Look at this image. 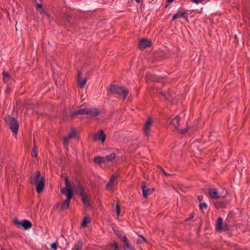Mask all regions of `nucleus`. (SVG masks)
<instances>
[{"mask_svg":"<svg viewBox=\"0 0 250 250\" xmlns=\"http://www.w3.org/2000/svg\"><path fill=\"white\" fill-rule=\"evenodd\" d=\"M29 183L36 186V190L38 193H41L45 186V177L41 176L40 171H36L34 176H31L29 178Z\"/></svg>","mask_w":250,"mask_h":250,"instance_id":"nucleus-1","label":"nucleus"},{"mask_svg":"<svg viewBox=\"0 0 250 250\" xmlns=\"http://www.w3.org/2000/svg\"><path fill=\"white\" fill-rule=\"evenodd\" d=\"M111 94H117L125 100L129 94V90L127 89H124L123 87L117 84H110L108 89Z\"/></svg>","mask_w":250,"mask_h":250,"instance_id":"nucleus-2","label":"nucleus"},{"mask_svg":"<svg viewBox=\"0 0 250 250\" xmlns=\"http://www.w3.org/2000/svg\"><path fill=\"white\" fill-rule=\"evenodd\" d=\"M4 121L6 125L9 126L15 134H17L19 128V124L17 120L10 115H7L4 118Z\"/></svg>","mask_w":250,"mask_h":250,"instance_id":"nucleus-3","label":"nucleus"},{"mask_svg":"<svg viewBox=\"0 0 250 250\" xmlns=\"http://www.w3.org/2000/svg\"><path fill=\"white\" fill-rule=\"evenodd\" d=\"M141 188L143 192L142 195L144 198H147L148 195L151 194L154 190V188H147L145 181H142L141 183Z\"/></svg>","mask_w":250,"mask_h":250,"instance_id":"nucleus-4","label":"nucleus"},{"mask_svg":"<svg viewBox=\"0 0 250 250\" xmlns=\"http://www.w3.org/2000/svg\"><path fill=\"white\" fill-rule=\"evenodd\" d=\"M64 182L66 186V187L63 188L61 189V192L63 194H67L68 195L70 194L71 195H73L72 191V187L71 184L69 182L68 180V178H66L64 179Z\"/></svg>","mask_w":250,"mask_h":250,"instance_id":"nucleus-5","label":"nucleus"},{"mask_svg":"<svg viewBox=\"0 0 250 250\" xmlns=\"http://www.w3.org/2000/svg\"><path fill=\"white\" fill-rule=\"evenodd\" d=\"M14 222V224L18 225L19 226L22 227L25 230L29 229L32 226L31 222L27 220H24L21 221L16 220Z\"/></svg>","mask_w":250,"mask_h":250,"instance_id":"nucleus-6","label":"nucleus"},{"mask_svg":"<svg viewBox=\"0 0 250 250\" xmlns=\"http://www.w3.org/2000/svg\"><path fill=\"white\" fill-rule=\"evenodd\" d=\"M145 79L146 83H149L151 82H159L162 78L158 77L156 75H152L149 73H146L145 76Z\"/></svg>","mask_w":250,"mask_h":250,"instance_id":"nucleus-7","label":"nucleus"},{"mask_svg":"<svg viewBox=\"0 0 250 250\" xmlns=\"http://www.w3.org/2000/svg\"><path fill=\"white\" fill-rule=\"evenodd\" d=\"M151 45V42L146 39H141L138 43V46L140 49H144Z\"/></svg>","mask_w":250,"mask_h":250,"instance_id":"nucleus-8","label":"nucleus"},{"mask_svg":"<svg viewBox=\"0 0 250 250\" xmlns=\"http://www.w3.org/2000/svg\"><path fill=\"white\" fill-rule=\"evenodd\" d=\"M180 119L179 116H176L173 119H169L167 120V123L172 125L174 127V130H178L179 126Z\"/></svg>","mask_w":250,"mask_h":250,"instance_id":"nucleus-9","label":"nucleus"},{"mask_svg":"<svg viewBox=\"0 0 250 250\" xmlns=\"http://www.w3.org/2000/svg\"><path fill=\"white\" fill-rule=\"evenodd\" d=\"M105 139L106 135L104 133L103 130H100L97 133H95L93 137V140L94 141L101 140L102 143L105 141Z\"/></svg>","mask_w":250,"mask_h":250,"instance_id":"nucleus-10","label":"nucleus"},{"mask_svg":"<svg viewBox=\"0 0 250 250\" xmlns=\"http://www.w3.org/2000/svg\"><path fill=\"white\" fill-rule=\"evenodd\" d=\"M67 198L62 203L61 206V209L62 210L66 209L69 208L70 201L72 198L73 195H71L70 194L68 195L65 194Z\"/></svg>","mask_w":250,"mask_h":250,"instance_id":"nucleus-11","label":"nucleus"},{"mask_svg":"<svg viewBox=\"0 0 250 250\" xmlns=\"http://www.w3.org/2000/svg\"><path fill=\"white\" fill-rule=\"evenodd\" d=\"M208 194L211 199H218L220 198V196L216 188L209 189Z\"/></svg>","mask_w":250,"mask_h":250,"instance_id":"nucleus-12","label":"nucleus"},{"mask_svg":"<svg viewBox=\"0 0 250 250\" xmlns=\"http://www.w3.org/2000/svg\"><path fill=\"white\" fill-rule=\"evenodd\" d=\"M99 111L96 108L90 107L86 108V115H89L92 117H96L99 115Z\"/></svg>","mask_w":250,"mask_h":250,"instance_id":"nucleus-13","label":"nucleus"},{"mask_svg":"<svg viewBox=\"0 0 250 250\" xmlns=\"http://www.w3.org/2000/svg\"><path fill=\"white\" fill-rule=\"evenodd\" d=\"M119 175L117 173H114L110 177L109 182L106 185V188L108 189L112 188L114 184L115 180L118 178Z\"/></svg>","mask_w":250,"mask_h":250,"instance_id":"nucleus-14","label":"nucleus"},{"mask_svg":"<svg viewBox=\"0 0 250 250\" xmlns=\"http://www.w3.org/2000/svg\"><path fill=\"white\" fill-rule=\"evenodd\" d=\"M188 14L187 12H178L177 13L174 14L172 18V21H174L178 18H183L186 19L187 21H188Z\"/></svg>","mask_w":250,"mask_h":250,"instance_id":"nucleus-15","label":"nucleus"},{"mask_svg":"<svg viewBox=\"0 0 250 250\" xmlns=\"http://www.w3.org/2000/svg\"><path fill=\"white\" fill-rule=\"evenodd\" d=\"M123 243L124 250H135L131 245L129 244V241L126 236L123 238Z\"/></svg>","mask_w":250,"mask_h":250,"instance_id":"nucleus-16","label":"nucleus"},{"mask_svg":"<svg viewBox=\"0 0 250 250\" xmlns=\"http://www.w3.org/2000/svg\"><path fill=\"white\" fill-rule=\"evenodd\" d=\"M81 73L80 71H78L77 76L78 83L80 87H83L86 83V79H82L81 78Z\"/></svg>","mask_w":250,"mask_h":250,"instance_id":"nucleus-17","label":"nucleus"},{"mask_svg":"<svg viewBox=\"0 0 250 250\" xmlns=\"http://www.w3.org/2000/svg\"><path fill=\"white\" fill-rule=\"evenodd\" d=\"M153 121L152 119L148 118L144 126V133L146 136H148L149 134V127L151 125Z\"/></svg>","mask_w":250,"mask_h":250,"instance_id":"nucleus-18","label":"nucleus"},{"mask_svg":"<svg viewBox=\"0 0 250 250\" xmlns=\"http://www.w3.org/2000/svg\"><path fill=\"white\" fill-rule=\"evenodd\" d=\"M75 190L76 193L80 196H83V195L85 194L83 186L79 183L75 187Z\"/></svg>","mask_w":250,"mask_h":250,"instance_id":"nucleus-19","label":"nucleus"},{"mask_svg":"<svg viewBox=\"0 0 250 250\" xmlns=\"http://www.w3.org/2000/svg\"><path fill=\"white\" fill-rule=\"evenodd\" d=\"M223 219L222 217L218 218L215 225V229L217 232H221L223 226Z\"/></svg>","mask_w":250,"mask_h":250,"instance_id":"nucleus-20","label":"nucleus"},{"mask_svg":"<svg viewBox=\"0 0 250 250\" xmlns=\"http://www.w3.org/2000/svg\"><path fill=\"white\" fill-rule=\"evenodd\" d=\"M78 115H86V108H81L75 111L71 114V117H74Z\"/></svg>","mask_w":250,"mask_h":250,"instance_id":"nucleus-21","label":"nucleus"},{"mask_svg":"<svg viewBox=\"0 0 250 250\" xmlns=\"http://www.w3.org/2000/svg\"><path fill=\"white\" fill-rule=\"evenodd\" d=\"M94 162L95 164L101 165L102 164H106L104 157L97 156L94 158Z\"/></svg>","mask_w":250,"mask_h":250,"instance_id":"nucleus-22","label":"nucleus"},{"mask_svg":"<svg viewBox=\"0 0 250 250\" xmlns=\"http://www.w3.org/2000/svg\"><path fill=\"white\" fill-rule=\"evenodd\" d=\"M116 154L115 153H112L108 155H106L104 157L105 163L112 162L115 158Z\"/></svg>","mask_w":250,"mask_h":250,"instance_id":"nucleus-23","label":"nucleus"},{"mask_svg":"<svg viewBox=\"0 0 250 250\" xmlns=\"http://www.w3.org/2000/svg\"><path fill=\"white\" fill-rule=\"evenodd\" d=\"M12 80L11 77L10 75L5 72V71H3V81L5 83H8L9 82V80Z\"/></svg>","mask_w":250,"mask_h":250,"instance_id":"nucleus-24","label":"nucleus"},{"mask_svg":"<svg viewBox=\"0 0 250 250\" xmlns=\"http://www.w3.org/2000/svg\"><path fill=\"white\" fill-rule=\"evenodd\" d=\"M82 198V201L83 203L86 206H88L90 205V202L89 200L87 198V197L86 194H83V196H80Z\"/></svg>","mask_w":250,"mask_h":250,"instance_id":"nucleus-25","label":"nucleus"},{"mask_svg":"<svg viewBox=\"0 0 250 250\" xmlns=\"http://www.w3.org/2000/svg\"><path fill=\"white\" fill-rule=\"evenodd\" d=\"M159 95L160 96L163 97L165 100H170V97H171V95L170 93H165L163 92H160L159 93Z\"/></svg>","mask_w":250,"mask_h":250,"instance_id":"nucleus-26","label":"nucleus"},{"mask_svg":"<svg viewBox=\"0 0 250 250\" xmlns=\"http://www.w3.org/2000/svg\"><path fill=\"white\" fill-rule=\"evenodd\" d=\"M82 246H83V241H82V240H80L79 241L78 243L74 245V248H73V250H80L82 249Z\"/></svg>","mask_w":250,"mask_h":250,"instance_id":"nucleus-27","label":"nucleus"},{"mask_svg":"<svg viewBox=\"0 0 250 250\" xmlns=\"http://www.w3.org/2000/svg\"><path fill=\"white\" fill-rule=\"evenodd\" d=\"M76 130L74 128H72L71 129L70 133L66 136L68 137V138H69L70 139H72V138H74L76 135Z\"/></svg>","mask_w":250,"mask_h":250,"instance_id":"nucleus-28","label":"nucleus"},{"mask_svg":"<svg viewBox=\"0 0 250 250\" xmlns=\"http://www.w3.org/2000/svg\"><path fill=\"white\" fill-rule=\"evenodd\" d=\"M90 223V219L88 217H84L81 226L83 227H85L88 224Z\"/></svg>","mask_w":250,"mask_h":250,"instance_id":"nucleus-29","label":"nucleus"},{"mask_svg":"<svg viewBox=\"0 0 250 250\" xmlns=\"http://www.w3.org/2000/svg\"><path fill=\"white\" fill-rule=\"evenodd\" d=\"M114 232H115V234L118 236V237L120 239V241H121L123 242V238L124 237H125V236H122V234L121 233V232L118 230H114Z\"/></svg>","mask_w":250,"mask_h":250,"instance_id":"nucleus-30","label":"nucleus"},{"mask_svg":"<svg viewBox=\"0 0 250 250\" xmlns=\"http://www.w3.org/2000/svg\"><path fill=\"white\" fill-rule=\"evenodd\" d=\"M110 247L111 248H114L115 250H119V246L118 245V244L115 241H113V242L112 244H111Z\"/></svg>","mask_w":250,"mask_h":250,"instance_id":"nucleus-31","label":"nucleus"},{"mask_svg":"<svg viewBox=\"0 0 250 250\" xmlns=\"http://www.w3.org/2000/svg\"><path fill=\"white\" fill-rule=\"evenodd\" d=\"M31 155L33 157H35V158H36L38 156L37 153L36 151V146H35V145H34V146L33 147L32 150Z\"/></svg>","mask_w":250,"mask_h":250,"instance_id":"nucleus-32","label":"nucleus"},{"mask_svg":"<svg viewBox=\"0 0 250 250\" xmlns=\"http://www.w3.org/2000/svg\"><path fill=\"white\" fill-rule=\"evenodd\" d=\"M63 145L64 146H67L70 139L68 138V137L66 136H64L63 137Z\"/></svg>","mask_w":250,"mask_h":250,"instance_id":"nucleus-33","label":"nucleus"},{"mask_svg":"<svg viewBox=\"0 0 250 250\" xmlns=\"http://www.w3.org/2000/svg\"><path fill=\"white\" fill-rule=\"evenodd\" d=\"M199 208L200 209L207 208V205L205 203H200L199 204Z\"/></svg>","mask_w":250,"mask_h":250,"instance_id":"nucleus-34","label":"nucleus"},{"mask_svg":"<svg viewBox=\"0 0 250 250\" xmlns=\"http://www.w3.org/2000/svg\"><path fill=\"white\" fill-rule=\"evenodd\" d=\"M158 167L159 168V169L161 170V171L162 172H163L165 176H170V174H168L167 173L162 167L159 166Z\"/></svg>","mask_w":250,"mask_h":250,"instance_id":"nucleus-35","label":"nucleus"},{"mask_svg":"<svg viewBox=\"0 0 250 250\" xmlns=\"http://www.w3.org/2000/svg\"><path fill=\"white\" fill-rule=\"evenodd\" d=\"M229 230V227L227 224L225 223L222 226V229H221L222 231H228Z\"/></svg>","mask_w":250,"mask_h":250,"instance_id":"nucleus-36","label":"nucleus"},{"mask_svg":"<svg viewBox=\"0 0 250 250\" xmlns=\"http://www.w3.org/2000/svg\"><path fill=\"white\" fill-rule=\"evenodd\" d=\"M116 212L117 213V215L119 216L120 213V207L118 204H117L116 206Z\"/></svg>","mask_w":250,"mask_h":250,"instance_id":"nucleus-37","label":"nucleus"},{"mask_svg":"<svg viewBox=\"0 0 250 250\" xmlns=\"http://www.w3.org/2000/svg\"><path fill=\"white\" fill-rule=\"evenodd\" d=\"M57 246H58V244L57 243H53L51 244V248L53 250H56L57 249Z\"/></svg>","mask_w":250,"mask_h":250,"instance_id":"nucleus-38","label":"nucleus"},{"mask_svg":"<svg viewBox=\"0 0 250 250\" xmlns=\"http://www.w3.org/2000/svg\"><path fill=\"white\" fill-rule=\"evenodd\" d=\"M188 128L187 127L186 128H184V129H180V130H179V132L181 134H185L188 131Z\"/></svg>","mask_w":250,"mask_h":250,"instance_id":"nucleus-39","label":"nucleus"},{"mask_svg":"<svg viewBox=\"0 0 250 250\" xmlns=\"http://www.w3.org/2000/svg\"><path fill=\"white\" fill-rule=\"evenodd\" d=\"M214 204L215 205V208H218L221 207H222V208L224 207V204H223V203L221 204H218L217 203H214Z\"/></svg>","mask_w":250,"mask_h":250,"instance_id":"nucleus-40","label":"nucleus"},{"mask_svg":"<svg viewBox=\"0 0 250 250\" xmlns=\"http://www.w3.org/2000/svg\"><path fill=\"white\" fill-rule=\"evenodd\" d=\"M68 178L67 175L66 173H63L61 175V178L63 179L64 180L65 178Z\"/></svg>","mask_w":250,"mask_h":250,"instance_id":"nucleus-41","label":"nucleus"},{"mask_svg":"<svg viewBox=\"0 0 250 250\" xmlns=\"http://www.w3.org/2000/svg\"><path fill=\"white\" fill-rule=\"evenodd\" d=\"M36 7L37 8H41V9H42L43 8V5L42 3H36Z\"/></svg>","mask_w":250,"mask_h":250,"instance_id":"nucleus-42","label":"nucleus"},{"mask_svg":"<svg viewBox=\"0 0 250 250\" xmlns=\"http://www.w3.org/2000/svg\"><path fill=\"white\" fill-rule=\"evenodd\" d=\"M193 218V214H190L189 217H188L187 219H186L185 221H189V220L192 219Z\"/></svg>","mask_w":250,"mask_h":250,"instance_id":"nucleus-43","label":"nucleus"},{"mask_svg":"<svg viewBox=\"0 0 250 250\" xmlns=\"http://www.w3.org/2000/svg\"><path fill=\"white\" fill-rule=\"evenodd\" d=\"M197 198H198V200H199V201L201 203V201L203 200V196L202 195H199L197 197Z\"/></svg>","mask_w":250,"mask_h":250,"instance_id":"nucleus-44","label":"nucleus"},{"mask_svg":"<svg viewBox=\"0 0 250 250\" xmlns=\"http://www.w3.org/2000/svg\"><path fill=\"white\" fill-rule=\"evenodd\" d=\"M71 19V16H70V15H67L66 16V19L68 21H69Z\"/></svg>","mask_w":250,"mask_h":250,"instance_id":"nucleus-45","label":"nucleus"},{"mask_svg":"<svg viewBox=\"0 0 250 250\" xmlns=\"http://www.w3.org/2000/svg\"><path fill=\"white\" fill-rule=\"evenodd\" d=\"M140 236L142 238V239H143V240L144 242H146V239L145 238V237H144L143 235H140Z\"/></svg>","mask_w":250,"mask_h":250,"instance_id":"nucleus-46","label":"nucleus"},{"mask_svg":"<svg viewBox=\"0 0 250 250\" xmlns=\"http://www.w3.org/2000/svg\"><path fill=\"white\" fill-rule=\"evenodd\" d=\"M191 1L195 3H197V4L198 3V0H191Z\"/></svg>","mask_w":250,"mask_h":250,"instance_id":"nucleus-47","label":"nucleus"},{"mask_svg":"<svg viewBox=\"0 0 250 250\" xmlns=\"http://www.w3.org/2000/svg\"><path fill=\"white\" fill-rule=\"evenodd\" d=\"M174 0H167V1L168 3H171Z\"/></svg>","mask_w":250,"mask_h":250,"instance_id":"nucleus-48","label":"nucleus"},{"mask_svg":"<svg viewBox=\"0 0 250 250\" xmlns=\"http://www.w3.org/2000/svg\"><path fill=\"white\" fill-rule=\"evenodd\" d=\"M10 91V88L8 87L6 89V92L8 93Z\"/></svg>","mask_w":250,"mask_h":250,"instance_id":"nucleus-49","label":"nucleus"},{"mask_svg":"<svg viewBox=\"0 0 250 250\" xmlns=\"http://www.w3.org/2000/svg\"><path fill=\"white\" fill-rule=\"evenodd\" d=\"M135 1H136V2H137V3H139L140 2V1H141V0H135Z\"/></svg>","mask_w":250,"mask_h":250,"instance_id":"nucleus-50","label":"nucleus"},{"mask_svg":"<svg viewBox=\"0 0 250 250\" xmlns=\"http://www.w3.org/2000/svg\"><path fill=\"white\" fill-rule=\"evenodd\" d=\"M203 1H204V0H198V3Z\"/></svg>","mask_w":250,"mask_h":250,"instance_id":"nucleus-51","label":"nucleus"},{"mask_svg":"<svg viewBox=\"0 0 250 250\" xmlns=\"http://www.w3.org/2000/svg\"><path fill=\"white\" fill-rule=\"evenodd\" d=\"M56 206L57 207H58L60 206V204L59 203H57V204H56Z\"/></svg>","mask_w":250,"mask_h":250,"instance_id":"nucleus-52","label":"nucleus"},{"mask_svg":"<svg viewBox=\"0 0 250 250\" xmlns=\"http://www.w3.org/2000/svg\"><path fill=\"white\" fill-rule=\"evenodd\" d=\"M35 1H37V0H34Z\"/></svg>","mask_w":250,"mask_h":250,"instance_id":"nucleus-53","label":"nucleus"}]
</instances>
